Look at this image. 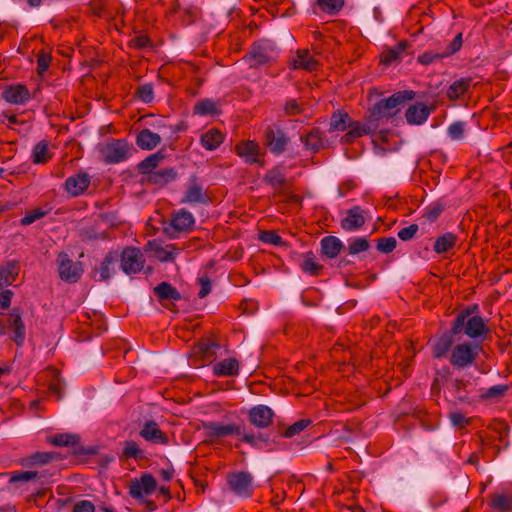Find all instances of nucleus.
<instances>
[{"mask_svg": "<svg viewBox=\"0 0 512 512\" xmlns=\"http://www.w3.org/2000/svg\"><path fill=\"white\" fill-rule=\"evenodd\" d=\"M411 91H400L387 99L378 102L371 113V117L375 120L382 118H391L398 113L400 106L413 98Z\"/></svg>", "mask_w": 512, "mask_h": 512, "instance_id": "obj_1", "label": "nucleus"}, {"mask_svg": "<svg viewBox=\"0 0 512 512\" xmlns=\"http://www.w3.org/2000/svg\"><path fill=\"white\" fill-rule=\"evenodd\" d=\"M463 327L465 334L470 338L482 336L487 331L483 319L479 316H470L469 312L458 315L451 330L452 334H458Z\"/></svg>", "mask_w": 512, "mask_h": 512, "instance_id": "obj_2", "label": "nucleus"}, {"mask_svg": "<svg viewBox=\"0 0 512 512\" xmlns=\"http://www.w3.org/2000/svg\"><path fill=\"white\" fill-rule=\"evenodd\" d=\"M120 268L127 274H136L144 266V258L141 251L137 248L127 247L119 254Z\"/></svg>", "mask_w": 512, "mask_h": 512, "instance_id": "obj_3", "label": "nucleus"}, {"mask_svg": "<svg viewBox=\"0 0 512 512\" xmlns=\"http://www.w3.org/2000/svg\"><path fill=\"white\" fill-rule=\"evenodd\" d=\"M130 152L129 145L122 140H115L104 144L100 148V154L107 163H118L128 158Z\"/></svg>", "mask_w": 512, "mask_h": 512, "instance_id": "obj_4", "label": "nucleus"}, {"mask_svg": "<svg viewBox=\"0 0 512 512\" xmlns=\"http://www.w3.org/2000/svg\"><path fill=\"white\" fill-rule=\"evenodd\" d=\"M478 354V346L463 343L455 346L450 356V362L453 366L464 368L470 366Z\"/></svg>", "mask_w": 512, "mask_h": 512, "instance_id": "obj_5", "label": "nucleus"}, {"mask_svg": "<svg viewBox=\"0 0 512 512\" xmlns=\"http://www.w3.org/2000/svg\"><path fill=\"white\" fill-rule=\"evenodd\" d=\"M279 53L278 46L271 40H261L257 42L250 56L255 64L262 65L273 61Z\"/></svg>", "mask_w": 512, "mask_h": 512, "instance_id": "obj_6", "label": "nucleus"}, {"mask_svg": "<svg viewBox=\"0 0 512 512\" xmlns=\"http://www.w3.org/2000/svg\"><path fill=\"white\" fill-rule=\"evenodd\" d=\"M157 487L156 480L150 474H144L140 479L131 481L130 495L137 500H144L151 495Z\"/></svg>", "mask_w": 512, "mask_h": 512, "instance_id": "obj_7", "label": "nucleus"}, {"mask_svg": "<svg viewBox=\"0 0 512 512\" xmlns=\"http://www.w3.org/2000/svg\"><path fill=\"white\" fill-rule=\"evenodd\" d=\"M194 224L193 215L184 209H180L173 214L166 232L170 237H174L173 232H187L192 229Z\"/></svg>", "mask_w": 512, "mask_h": 512, "instance_id": "obj_8", "label": "nucleus"}, {"mask_svg": "<svg viewBox=\"0 0 512 512\" xmlns=\"http://www.w3.org/2000/svg\"><path fill=\"white\" fill-rule=\"evenodd\" d=\"M58 270L60 278L71 283L76 282L83 272L81 264L74 263L64 253L58 256Z\"/></svg>", "mask_w": 512, "mask_h": 512, "instance_id": "obj_9", "label": "nucleus"}, {"mask_svg": "<svg viewBox=\"0 0 512 512\" xmlns=\"http://www.w3.org/2000/svg\"><path fill=\"white\" fill-rule=\"evenodd\" d=\"M237 155L247 164H258L262 157L260 146L251 140L242 141L235 146Z\"/></svg>", "mask_w": 512, "mask_h": 512, "instance_id": "obj_10", "label": "nucleus"}, {"mask_svg": "<svg viewBox=\"0 0 512 512\" xmlns=\"http://www.w3.org/2000/svg\"><path fill=\"white\" fill-rule=\"evenodd\" d=\"M228 483L230 488L239 496H249L253 490L252 477L244 472L232 474Z\"/></svg>", "mask_w": 512, "mask_h": 512, "instance_id": "obj_11", "label": "nucleus"}, {"mask_svg": "<svg viewBox=\"0 0 512 512\" xmlns=\"http://www.w3.org/2000/svg\"><path fill=\"white\" fill-rule=\"evenodd\" d=\"M250 422L258 428H266L272 423L274 413L266 405H257L248 412Z\"/></svg>", "mask_w": 512, "mask_h": 512, "instance_id": "obj_12", "label": "nucleus"}, {"mask_svg": "<svg viewBox=\"0 0 512 512\" xmlns=\"http://www.w3.org/2000/svg\"><path fill=\"white\" fill-rule=\"evenodd\" d=\"M3 98L10 104L22 105L27 103L31 94L29 90L21 84L11 85L4 89L2 93Z\"/></svg>", "mask_w": 512, "mask_h": 512, "instance_id": "obj_13", "label": "nucleus"}, {"mask_svg": "<svg viewBox=\"0 0 512 512\" xmlns=\"http://www.w3.org/2000/svg\"><path fill=\"white\" fill-rule=\"evenodd\" d=\"M319 61L314 58L308 50H298L290 60V66L293 69H302L308 72L318 68Z\"/></svg>", "mask_w": 512, "mask_h": 512, "instance_id": "obj_14", "label": "nucleus"}, {"mask_svg": "<svg viewBox=\"0 0 512 512\" xmlns=\"http://www.w3.org/2000/svg\"><path fill=\"white\" fill-rule=\"evenodd\" d=\"M147 249L151 251L152 256L162 262L173 261L180 251L173 245L162 246L156 241H150L148 243Z\"/></svg>", "mask_w": 512, "mask_h": 512, "instance_id": "obj_15", "label": "nucleus"}, {"mask_svg": "<svg viewBox=\"0 0 512 512\" xmlns=\"http://www.w3.org/2000/svg\"><path fill=\"white\" fill-rule=\"evenodd\" d=\"M204 427L210 437H226L240 433V428L235 424L209 422Z\"/></svg>", "mask_w": 512, "mask_h": 512, "instance_id": "obj_16", "label": "nucleus"}, {"mask_svg": "<svg viewBox=\"0 0 512 512\" xmlns=\"http://www.w3.org/2000/svg\"><path fill=\"white\" fill-rule=\"evenodd\" d=\"M89 183V176L85 173H81L69 177L65 182V189L72 196H78L86 190Z\"/></svg>", "mask_w": 512, "mask_h": 512, "instance_id": "obj_17", "label": "nucleus"}, {"mask_svg": "<svg viewBox=\"0 0 512 512\" xmlns=\"http://www.w3.org/2000/svg\"><path fill=\"white\" fill-rule=\"evenodd\" d=\"M431 109L423 103L411 105L406 111V120L410 124L420 125L430 115Z\"/></svg>", "mask_w": 512, "mask_h": 512, "instance_id": "obj_18", "label": "nucleus"}, {"mask_svg": "<svg viewBox=\"0 0 512 512\" xmlns=\"http://www.w3.org/2000/svg\"><path fill=\"white\" fill-rule=\"evenodd\" d=\"M364 222L365 219L362 215L361 209L359 207H353L342 219L341 226L347 231H354L360 228Z\"/></svg>", "mask_w": 512, "mask_h": 512, "instance_id": "obj_19", "label": "nucleus"}, {"mask_svg": "<svg viewBox=\"0 0 512 512\" xmlns=\"http://www.w3.org/2000/svg\"><path fill=\"white\" fill-rule=\"evenodd\" d=\"M348 128L349 131L342 138L345 143H350L354 139L370 133L376 126L372 124L371 120L369 125H362L359 122L350 121Z\"/></svg>", "mask_w": 512, "mask_h": 512, "instance_id": "obj_20", "label": "nucleus"}, {"mask_svg": "<svg viewBox=\"0 0 512 512\" xmlns=\"http://www.w3.org/2000/svg\"><path fill=\"white\" fill-rule=\"evenodd\" d=\"M136 142L141 149L152 150L161 142V137L149 129H143L138 133Z\"/></svg>", "mask_w": 512, "mask_h": 512, "instance_id": "obj_21", "label": "nucleus"}, {"mask_svg": "<svg viewBox=\"0 0 512 512\" xmlns=\"http://www.w3.org/2000/svg\"><path fill=\"white\" fill-rule=\"evenodd\" d=\"M118 261L119 254L117 252H110L106 255L99 268V275L101 280H107L112 275H114Z\"/></svg>", "mask_w": 512, "mask_h": 512, "instance_id": "obj_22", "label": "nucleus"}, {"mask_svg": "<svg viewBox=\"0 0 512 512\" xmlns=\"http://www.w3.org/2000/svg\"><path fill=\"white\" fill-rule=\"evenodd\" d=\"M267 142L272 152L280 154L285 149L287 139L282 131L270 129L267 133Z\"/></svg>", "mask_w": 512, "mask_h": 512, "instance_id": "obj_23", "label": "nucleus"}, {"mask_svg": "<svg viewBox=\"0 0 512 512\" xmlns=\"http://www.w3.org/2000/svg\"><path fill=\"white\" fill-rule=\"evenodd\" d=\"M140 435L147 441H151L153 443H165L166 436L162 433V431L158 428V425L155 422H147L142 430L140 431Z\"/></svg>", "mask_w": 512, "mask_h": 512, "instance_id": "obj_24", "label": "nucleus"}, {"mask_svg": "<svg viewBox=\"0 0 512 512\" xmlns=\"http://www.w3.org/2000/svg\"><path fill=\"white\" fill-rule=\"evenodd\" d=\"M9 316H10L9 321L11 323V326L14 328L13 339L18 345H21L25 339V327H24L21 315H20L18 309H13L11 311V313L9 314Z\"/></svg>", "mask_w": 512, "mask_h": 512, "instance_id": "obj_25", "label": "nucleus"}, {"mask_svg": "<svg viewBox=\"0 0 512 512\" xmlns=\"http://www.w3.org/2000/svg\"><path fill=\"white\" fill-rule=\"evenodd\" d=\"M19 273L18 265L14 262L0 267V289L11 285Z\"/></svg>", "mask_w": 512, "mask_h": 512, "instance_id": "obj_26", "label": "nucleus"}, {"mask_svg": "<svg viewBox=\"0 0 512 512\" xmlns=\"http://www.w3.org/2000/svg\"><path fill=\"white\" fill-rule=\"evenodd\" d=\"M239 364L234 358L224 359L214 365V373L218 376H233L238 373Z\"/></svg>", "mask_w": 512, "mask_h": 512, "instance_id": "obj_27", "label": "nucleus"}, {"mask_svg": "<svg viewBox=\"0 0 512 512\" xmlns=\"http://www.w3.org/2000/svg\"><path fill=\"white\" fill-rule=\"evenodd\" d=\"M342 247V242L337 237L327 236L321 240L322 252L329 258H335Z\"/></svg>", "mask_w": 512, "mask_h": 512, "instance_id": "obj_28", "label": "nucleus"}, {"mask_svg": "<svg viewBox=\"0 0 512 512\" xmlns=\"http://www.w3.org/2000/svg\"><path fill=\"white\" fill-rule=\"evenodd\" d=\"M208 201V197L205 194L203 188L198 184L191 185L185 193L182 200L183 203H205Z\"/></svg>", "mask_w": 512, "mask_h": 512, "instance_id": "obj_29", "label": "nucleus"}, {"mask_svg": "<svg viewBox=\"0 0 512 512\" xmlns=\"http://www.w3.org/2000/svg\"><path fill=\"white\" fill-rule=\"evenodd\" d=\"M224 140L221 132L215 129L207 131L201 136V143L207 150H215Z\"/></svg>", "mask_w": 512, "mask_h": 512, "instance_id": "obj_30", "label": "nucleus"}, {"mask_svg": "<svg viewBox=\"0 0 512 512\" xmlns=\"http://www.w3.org/2000/svg\"><path fill=\"white\" fill-rule=\"evenodd\" d=\"M491 507L498 512L512 510V496L506 493H497L492 497Z\"/></svg>", "mask_w": 512, "mask_h": 512, "instance_id": "obj_31", "label": "nucleus"}, {"mask_svg": "<svg viewBox=\"0 0 512 512\" xmlns=\"http://www.w3.org/2000/svg\"><path fill=\"white\" fill-rule=\"evenodd\" d=\"M471 79L470 78H461L454 83H452L448 90L447 96L449 99H457L461 95H463L470 87Z\"/></svg>", "mask_w": 512, "mask_h": 512, "instance_id": "obj_32", "label": "nucleus"}, {"mask_svg": "<svg viewBox=\"0 0 512 512\" xmlns=\"http://www.w3.org/2000/svg\"><path fill=\"white\" fill-rule=\"evenodd\" d=\"M50 159L48 144L45 141L37 143L32 151V160L36 164L45 163Z\"/></svg>", "mask_w": 512, "mask_h": 512, "instance_id": "obj_33", "label": "nucleus"}, {"mask_svg": "<svg viewBox=\"0 0 512 512\" xmlns=\"http://www.w3.org/2000/svg\"><path fill=\"white\" fill-rule=\"evenodd\" d=\"M350 118L346 113L337 112L334 113L331 117L329 131H344L348 128L350 123Z\"/></svg>", "mask_w": 512, "mask_h": 512, "instance_id": "obj_34", "label": "nucleus"}, {"mask_svg": "<svg viewBox=\"0 0 512 512\" xmlns=\"http://www.w3.org/2000/svg\"><path fill=\"white\" fill-rule=\"evenodd\" d=\"M176 178V172L172 168H167L163 170H159L156 172H153L149 180L155 184L163 185L168 182L173 181Z\"/></svg>", "mask_w": 512, "mask_h": 512, "instance_id": "obj_35", "label": "nucleus"}, {"mask_svg": "<svg viewBox=\"0 0 512 512\" xmlns=\"http://www.w3.org/2000/svg\"><path fill=\"white\" fill-rule=\"evenodd\" d=\"M47 442L55 446H73L78 442V436L74 434H59L47 437Z\"/></svg>", "mask_w": 512, "mask_h": 512, "instance_id": "obj_36", "label": "nucleus"}, {"mask_svg": "<svg viewBox=\"0 0 512 512\" xmlns=\"http://www.w3.org/2000/svg\"><path fill=\"white\" fill-rule=\"evenodd\" d=\"M452 337L449 334L441 336L433 346V354L435 357L440 358L444 356L452 345Z\"/></svg>", "mask_w": 512, "mask_h": 512, "instance_id": "obj_37", "label": "nucleus"}, {"mask_svg": "<svg viewBox=\"0 0 512 512\" xmlns=\"http://www.w3.org/2000/svg\"><path fill=\"white\" fill-rule=\"evenodd\" d=\"M303 272L317 275L321 269V266L316 262V259L312 253H306L302 256V262L300 264Z\"/></svg>", "mask_w": 512, "mask_h": 512, "instance_id": "obj_38", "label": "nucleus"}, {"mask_svg": "<svg viewBox=\"0 0 512 512\" xmlns=\"http://www.w3.org/2000/svg\"><path fill=\"white\" fill-rule=\"evenodd\" d=\"M454 244L455 236L451 233H446L435 241L434 251L437 253H444L451 249Z\"/></svg>", "mask_w": 512, "mask_h": 512, "instance_id": "obj_39", "label": "nucleus"}, {"mask_svg": "<svg viewBox=\"0 0 512 512\" xmlns=\"http://www.w3.org/2000/svg\"><path fill=\"white\" fill-rule=\"evenodd\" d=\"M155 292L161 299H173V300L180 299L179 292L166 282L159 284L155 288Z\"/></svg>", "mask_w": 512, "mask_h": 512, "instance_id": "obj_40", "label": "nucleus"}, {"mask_svg": "<svg viewBox=\"0 0 512 512\" xmlns=\"http://www.w3.org/2000/svg\"><path fill=\"white\" fill-rule=\"evenodd\" d=\"M194 111L196 114L205 116V115H212L217 112V106L216 103L210 99H205L200 102H198L195 107Z\"/></svg>", "mask_w": 512, "mask_h": 512, "instance_id": "obj_41", "label": "nucleus"}, {"mask_svg": "<svg viewBox=\"0 0 512 512\" xmlns=\"http://www.w3.org/2000/svg\"><path fill=\"white\" fill-rule=\"evenodd\" d=\"M303 141L305 147L313 151L323 147V141L318 130L311 131Z\"/></svg>", "mask_w": 512, "mask_h": 512, "instance_id": "obj_42", "label": "nucleus"}, {"mask_svg": "<svg viewBox=\"0 0 512 512\" xmlns=\"http://www.w3.org/2000/svg\"><path fill=\"white\" fill-rule=\"evenodd\" d=\"M163 159L162 154L154 153L149 155L140 163V168L143 173H151L154 168L158 166L160 161Z\"/></svg>", "mask_w": 512, "mask_h": 512, "instance_id": "obj_43", "label": "nucleus"}, {"mask_svg": "<svg viewBox=\"0 0 512 512\" xmlns=\"http://www.w3.org/2000/svg\"><path fill=\"white\" fill-rule=\"evenodd\" d=\"M369 248V243L365 237H357L350 240L348 245V251L350 254L355 255L360 252H364Z\"/></svg>", "mask_w": 512, "mask_h": 512, "instance_id": "obj_44", "label": "nucleus"}, {"mask_svg": "<svg viewBox=\"0 0 512 512\" xmlns=\"http://www.w3.org/2000/svg\"><path fill=\"white\" fill-rule=\"evenodd\" d=\"M322 11L328 14L337 13L344 5V0H317Z\"/></svg>", "mask_w": 512, "mask_h": 512, "instance_id": "obj_45", "label": "nucleus"}, {"mask_svg": "<svg viewBox=\"0 0 512 512\" xmlns=\"http://www.w3.org/2000/svg\"><path fill=\"white\" fill-rule=\"evenodd\" d=\"M406 45L404 43L399 44L394 49H389L388 51L384 52L382 55V62L384 64H390L393 61H396L401 58V54L405 50Z\"/></svg>", "mask_w": 512, "mask_h": 512, "instance_id": "obj_46", "label": "nucleus"}, {"mask_svg": "<svg viewBox=\"0 0 512 512\" xmlns=\"http://www.w3.org/2000/svg\"><path fill=\"white\" fill-rule=\"evenodd\" d=\"M38 472L35 471H21L15 472L12 474L10 481L11 482H28L37 478H40Z\"/></svg>", "mask_w": 512, "mask_h": 512, "instance_id": "obj_47", "label": "nucleus"}, {"mask_svg": "<svg viewBox=\"0 0 512 512\" xmlns=\"http://www.w3.org/2000/svg\"><path fill=\"white\" fill-rule=\"evenodd\" d=\"M265 180L272 186H279L284 183L285 175L281 168H275L266 175Z\"/></svg>", "mask_w": 512, "mask_h": 512, "instance_id": "obj_48", "label": "nucleus"}, {"mask_svg": "<svg viewBox=\"0 0 512 512\" xmlns=\"http://www.w3.org/2000/svg\"><path fill=\"white\" fill-rule=\"evenodd\" d=\"M309 424H310L309 420H306V419L299 420L287 428V430L284 433V436L287 438L293 437L296 434L303 431Z\"/></svg>", "mask_w": 512, "mask_h": 512, "instance_id": "obj_49", "label": "nucleus"}, {"mask_svg": "<svg viewBox=\"0 0 512 512\" xmlns=\"http://www.w3.org/2000/svg\"><path fill=\"white\" fill-rule=\"evenodd\" d=\"M506 390V385H496L487 389L481 396L486 399H498L504 395Z\"/></svg>", "mask_w": 512, "mask_h": 512, "instance_id": "obj_50", "label": "nucleus"}, {"mask_svg": "<svg viewBox=\"0 0 512 512\" xmlns=\"http://www.w3.org/2000/svg\"><path fill=\"white\" fill-rule=\"evenodd\" d=\"M51 61V56L48 53L41 52L37 59V73L39 76H43L47 71Z\"/></svg>", "mask_w": 512, "mask_h": 512, "instance_id": "obj_51", "label": "nucleus"}, {"mask_svg": "<svg viewBox=\"0 0 512 512\" xmlns=\"http://www.w3.org/2000/svg\"><path fill=\"white\" fill-rule=\"evenodd\" d=\"M465 131V123L455 122L448 128V134L451 139L459 140L462 139Z\"/></svg>", "mask_w": 512, "mask_h": 512, "instance_id": "obj_52", "label": "nucleus"}, {"mask_svg": "<svg viewBox=\"0 0 512 512\" xmlns=\"http://www.w3.org/2000/svg\"><path fill=\"white\" fill-rule=\"evenodd\" d=\"M396 239L394 237L379 239L377 248L383 253H389L396 247Z\"/></svg>", "mask_w": 512, "mask_h": 512, "instance_id": "obj_53", "label": "nucleus"}, {"mask_svg": "<svg viewBox=\"0 0 512 512\" xmlns=\"http://www.w3.org/2000/svg\"><path fill=\"white\" fill-rule=\"evenodd\" d=\"M46 214L45 211L41 210V209H34L30 212H28L22 219H21V223L23 225H30L32 223H34L35 221L41 219L42 217H44Z\"/></svg>", "mask_w": 512, "mask_h": 512, "instance_id": "obj_54", "label": "nucleus"}, {"mask_svg": "<svg viewBox=\"0 0 512 512\" xmlns=\"http://www.w3.org/2000/svg\"><path fill=\"white\" fill-rule=\"evenodd\" d=\"M138 97L145 103L153 100V88L151 84H143L138 88Z\"/></svg>", "mask_w": 512, "mask_h": 512, "instance_id": "obj_55", "label": "nucleus"}, {"mask_svg": "<svg viewBox=\"0 0 512 512\" xmlns=\"http://www.w3.org/2000/svg\"><path fill=\"white\" fill-rule=\"evenodd\" d=\"M243 441L259 449H262L266 445V440L263 439L261 434H244Z\"/></svg>", "mask_w": 512, "mask_h": 512, "instance_id": "obj_56", "label": "nucleus"}, {"mask_svg": "<svg viewBox=\"0 0 512 512\" xmlns=\"http://www.w3.org/2000/svg\"><path fill=\"white\" fill-rule=\"evenodd\" d=\"M55 457L54 453L50 452H37L33 454L30 459L32 464H46L53 460Z\"/></svg>", "mask_w": 512, "mask_h": 512, "instance_id": "obj_57", "label": "nucleus"}, {"mask_svg": "<svg viewBox=\"0 0 512 512\" xmlns=\"http://www.w3.org/2000/svg\"><path fill=\"white\" fill-rule=\"evenodd\" d=\"M198 283L200 285V290L198 292V295L200 298H204L205 296H207L210 293L211 288H212V283H211L210 279L206 276L199 277Z\"/></svg>", "mask_w": 512, "mask_h": 512, "instance_id": "obj_58", "label": "nucleus"}, {"mask_svg": "<svg viewBox=\"0 0 512 512\" xmlns=\"http://www.w3.org/2000/svg\"><path fill=\"white\" fill-rule=\"evenodd\" d=\"M417 231L418 226L416 224H411L410 226L404 227L401 230H399L398 237L403 241H407L412 239Z\"/></svg>", "mask_w": 512, "mask_h": 512, "instance_id": "obj_59", "label": "nucleus"}, {"mask_svg": "<svg viewBox=\"0 0 512 512\" xmlns=\"http://www.w3.org/2000/svg\"><path fill=\"white\" fill-rule=\"evenodd\" d=\"M259 238L269 244L279 245L281 243V237L273 231H263Z\"/></svg>", "mask_w": 512, "mask_h": 512, "instance_id": "obj_60", "label": "nucleus"}, {"mask_svg": "<svg viewBox=\"0 0 512 512\" xmlns=\"http://www.w3.org/2000/svg\"><path fill=\"white\" fill-rule=\"evenodd\" d=\"M441 58H444L443 53H436L433 51H428V52H425L424 54H422L421 56H419L418 60L420 63H422L424 65H428V64L434 62L435 60L441 59Z\"/></svg>", "mask_w": 512, "mask_h": 512, "instance_id": "obj_61", "label": "nucleus"}, {"mask_svg": "<svg viewBox=\"0 0 512 512\" xmlns=\"http://www.w3.org/2000/svg\"><path fill=\"white\" fill-rule=\"evenodd\" d=\"M462 46V34L459 33L450 43L448 50L445 52H442L444 57H448L455 52H457Z\"/></svg>", "mask_w": 512, "mask_h": 512, "instance_id": "obj_62", "label": "nucleus"}, {"mask_svg": "<svg viewBox=\"0 0 512 512\" xmlns=\"http://www.w3.org/2000/svg\"><path fill=\"white\" fill-rule=\"evenodd\" d=\"M450 421H451V424L454 426V427H463L464 425H466L468 423V419L460 412H451L450 413Z\"/></svg>", "mask_w": 512, "mask_h": 512, "instance_id": "obj_63", "label": "nucleus"}, {"mask_svg": "<svg viewBox=\"0 0 512 512\" xmlns=\"http://www.w3.org/2000/svg\"><path fill=\"white\" fill-rule=\"evenodd\" d=\"M94 511H95L94 505L88 500H83V501L77 502L73 508V512H94Z\"/></svg>", "mask_w": 512, "mask_h": 512, "instance_id": "obj_64", "label": "nucleus"}]
</instances>
